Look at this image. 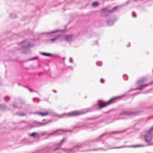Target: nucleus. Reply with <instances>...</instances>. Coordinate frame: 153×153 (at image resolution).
<instances>
[{"mask_svg": "<svg viewBox=\"0 0 153 153\" xmlns=\"http://www.w3.org/2000/svg\"><path fill=\"white\" fill-rule=\"evenodd\" d=\"M25 115L26 114L25 113H20L18 114V115L20 116H23Z\"/></svg>", "mask_w": 153, "mask_h": 153, "instance_id": "nucleus-32", "label": "nucleus"}, {"mask_svg": "<svg viewBox=\"0 0 153 153\" xmlns=\"http://www.w3.org/2000/svg\"><path fill=\"white\" fill-rule=\"evenodd\" d=\"M123 77L125 80H127L128 79V76L126 75H124Z\"/></svg>", "mask_w": 153, "mask_h": 153, "instance_id": "nucleus-29", "label": "nucleus"}, {"mask_svg": "<svg viewBox=\"0 0 153 153\" xmlns=\"http://www.w3.org/2000/svg\"><path fill=\"white\" fill-rule=\"evenodd\" d=\"M126 143V142H124V143Z\"/></svg>", "mask_w": 153, "mask_h": 153, "instance_id": "nucleus-47", "label": "nucleus"}, {"mask_svg": "<svg viewBox=\"0 0 153 153\" xmlns=\"http://www.w3.org/2000/svg\"><path fill=\"white\" fill-rule=\"evenodd\" d=\"M100 82L102 83H103L104 82V80L103 79H100Z\"/></svg>", "mask_w": 153, "mask_h": 153, "instance_id": "nucleus-37", "label": "nucleus"}, {"mask_svg": "<svg viewBox=\"0 0 153 153\" xmlns=\"http://www.w3.org/2000/svg\"><path fill=\"white\" fill-rule=\"evenodd\" d=\"M84 113L82 111H74L67 114H63L62 115V116L60 117H63L65 115L68 117L77 116L80 114H83Z\"/></svg>", "mask_w": 153, "mask_h": 153, "instance_id": "nucleus-4", "label": "nucleus"}, {"mask_svg": "<svg viewBox=\"0 0 153 153\" xmlns=\"http://www.w3.org/2000/svg\"><path fill=\"white\" fill-rule=\"evenodd\" d=\"M37 58H38V57L37 56H36V57H34V58H32V59H28V60H27V61H30V60H34L35 59H36Z\"/></svg>", "mask_w": 153, "mask_h": 153, "instance_id": "nucleus-35", "label": "nucleus"}, {"mask_svg": "<svg viewBox=\"0 0 153 153\" xmlns=\"http://www.w3.org/2000/svg\"><path fill=\"white\" fill-rule=\"evenodd\" d=\"M124 131H116V132H114L113 133L114 134H117V133H121L122 132H124Z\"/></svg>", "mask_w": 153, "mask_h": 153, "instance_id": "nucleus-36", "label": "nucleus"}, {"mask_svg": "<svg viewBox=\"0 0 153 153\" xmlns=\"http://www.w3.org/2000/svg\"><path fill=\"white\" fill-rule=\"evenodd\" d=\"M73 36L72 35H69L65 36V40L68 42H69L72 39Z\"/></svg>", "mask_w": 153, "mask_h": 153, "instance_id": "nucleus-10", "label": "nucleus"}, {"mask_svg": "<svg viewBox=\"0 0 153 153\" xmlns=\"http://www.w3.org/2000/svg\"><path fill=\"white\" fill-rule=\"evenodd\" d=\"M132 16L134 17H136V15H134V12H132Z\"/></svg>", "mask_w": 153, "mask_h": 153, "instance_id": "nucleus-39", "label": "nucleus"}, {"mask_svg": "<svg viewBox=\"0 0 153 153\" xmlns=\"http://www.w3.org/2000/svg\"><path fill=\"white\" fill-rule=\"evenodd\" d=\"M145 146L143 145H135L132 146H121L118 147H116L114 148H123L125 147H133L134 148H136V147H144Z\"/></svg>", "mask_w": 153, "mask_h": 153, "instance_id": "nucleus-7", "label": "nucleus"}, {"mask_svg": "<svg viewBox=\"0 0 153 153\" xmlns=\"http://www.w3.org/2000/svg\"><path fill=\"white\" fill-rule=\"evenodd\" d=\"M105 134H102L99 137V138H100L101 137H103L104 135Z\"/></svg>", "mask_w": 153, "mask_h": 153, "instance_id": "nucleus-40", "label": "nucleus"}, {"mask_svg": "<svg viewBox=\"0 0 153 153\" xmlns=\"http://www.w3.org/2000/svg\"><path fill=\"white\" fill-rule=\"evenodd\" d=\"M57 147L56 148L53 149V151H56L60 149L61 148V146L59 144L55 145Z\"/></svg>", "mask_w": 153, "mask_h": 153, "instance_id": "nucleus-20", "label": "nucleus"}, {"mask_svg": "<svg viewBox=\"0 0 153 153\" xmlns=\"http://www.w3.org/2000/svg\"><path fill=\"white\" fill-rule=\"evenodd\" d=\"M19 45H22V47L20 50L22 53L27 54L29 51V48L34 46V45L31 44L28 40H25L22 42Z\"/></svg>", "mask_w": 153, "mask_h": 153, "instance_id": "nucleus-1", "label": "nucleus"}, {"mask_svg": "<svg viewBox=\"0 0 153 153\" xmlns=\"http://www.w3.org/2000/svg\"><path fill=\"white\" fill-rule=\"evenodd\" d=\"M36 113L42 117L46 116L47 115L49 114V111H47L45 113H42L41 112H37Z\"/></svg>", "mask_w": 153, "mask_h": 153, "instance_id": "nucleus-12", "label": "nucleus"}, {"mask_svg": "<svg viewBox=\"0 0 153 153\" xmlns=\"http://www.w3.org/2000/svg\"><path fill=\"white\" fill-rule=\"evenodd\" d=\"M4 99L7 102L10 99V98L9 96H6L4 97Z\"/></svg>", "mask_w": 153, "mask_h": 153, "instance_id": "nucleus-26", "label": "nucleus"}, {"mask_svg": "<svg viewBox=\"0 0 153 153\" xmlns=\"http://www.w3.org/2000/svg\"><path fill=\"white\" fill-rule=\"evenodd\" d=\"M117 97H114L105 102H104L102 100L98 101V104L99 108H102L114 102V100L117 99Z\"/></svg>", "mask_w": 153, "mask_h": 153, "instance_id": "nucleus-2", "label": "nucleus"}, {"mask_svg": "<svg viewBox=\"0 0 153 153\" xmlns=\"http://www.w3.org/2000/svg\"><path fill=\"white\" fill-rule=\"evenodd\" d=\"M105 146L106 147H108V145L107 144H105Z\"/></svg>", "mask_w": 153, "mask_h": 153, "instance_id": "nucleus-45", "label": "nucleus"}, {"mask_svg": "<svg viewBox=\"0 0 153 153\" xmlns=\"http://www.w3.org/2000/svg\"><path fill=\"white\" fill-rule=\"evenodd\" d=\"M99 3L97 2H94L93 3L92 5L93 7H96L98 6Z\"/></svg>", "mask_w": 153, "mask_h": 153, "instance_id": "nucleus-25", "label": "nucleus"}, {"mask_svg": "<svg viewBox=\"0 0 153 153\" xmlns=\"http://www.w3.org/2000/svg\"><path fill=\"white\" fill-rule=\"evenodd\" d=\"M65 57H63L62 58V59L63 60H64L65 59Z\"/></svg>", "mask_w": 153, "mask_h": 153, "instance_id": "nucleus-44", "label": "nucleus"}, {"mask_svg": "<svg viewBox=\"0 0 153 153\" xmlns=\"http://www.w3.org/2000/svg\"><path fill=\"white\" fill-rule=\"evenodd\" d=\"M101 12L103 13H105L106 14H107L108 13H109L108 11L109 10H107V8H104L101 10Z\"/></svg>", "mask_w": 153, "mask_h": 153, "instance_id": "nucleus-16", "label": "nucleus"}, {"mask_svg": "<svg viewBox=\"0 0 153 153\" xmlns=\"http://www.w3.org/2000/svg\"><path fill=\"white\" fill-rule=\"evenodd\" d=\"M18 85H20V84H18Z\"/></svg>", "mask_w": 153, "mask_h": 153, "instance_id": "nucleus-50", "label": "nucleus"}, {"mask_svg": "<svg viewBox=\"0 0 153 153\" xmlns=\"http://www.w3.org/2000/svg\"><path fill=\"white\" fill-rule=\"evenodd\" d=\"M153 129V126L148 131V133L144 136L145 141L147 143L150 142L153 138V135L150 132L151 130Z\"/></svg>", "mask_w": 153, "mask_h": 153, "instance_id": "nucleus-3", "label": "nucleus"}, {"mask_svg": "<svg viewBox=\"0 0 153 153\" xmlns=\"http://www.w3.org/2000/svg\"><path fill=\"white\" fill-rule=\"evenodd\" d=\"M116 147L112 148H108V149H104L103 148H99V151H106L110 149H114V148H116Z\"/></svg>", "mask_w": 153, "mask_h": 153, "instance_id": "nucleus-23", "label": "nucleus"}, {"mask_svg": "<svg viewBox=\"0 0 153 153\" xmlns=\"http://www.w3.org/2000/svg\"><path fill=\"white\" fill-rule=\"evenodd\" d=\"M13 106L15 108H18V104L17 103L15 102L13 104Z\"/></svg>", "mask_w": 153, "mask_h": 153, "instance_id": "nucleus-30", "label": "nucleus"}, {"mask_svg": "<svg viewBox=\"0 0 153 153\" xmlns=\"http://www.w3.org/2000/svg\"><path fill=\"white\" fill-rule=\"evenodd\" d=\"M35 99H37L38 101H37V102L38 103L39 102V99L38 98H33V102H35Z\"/></svg>", "mask_w": 153, "mask_h": 153, "instance_id": "nucleus-33", "label": "nucleus"}, {"mask_svg": "<svg viewBox=\"0 0 153 153\" xmlns=\"http://www.w3.org/2000/svg\"><path fill=\"white\" fill-rule=\"evenodd\" d=\"M138 93H136V94H138Z\"/></svg>", "mask_w": 153, "mask_h": 153, "instance_id": "nucleus-49", "label": "nucleus"}, {"mask_svg": "<svg viewBox=\"0 0 153 153\" xmlns=\"http://www.w3.org/2000/svg\"><path fill=\"white\" fill-rule=\"evenodd\" d=\"M53 91L54 92H55V93H56V91L55 90H53Z\"/></svg>", "mask_w": 153, "mask_h": 153, "instance_id": "nucleus-41", "label": "nucleus"}, {"mask_svg": "<svg viewBox=\"0 0 153 153\" xmlns=\"http://www.w3.org/2000/svg\"><path fill=\"white\" fill-rule=\"evenodd\" d=\"M10 17L11 18L14 19L17 17V16L14 14H11L10 15Z\"/></svg>", "mask_w": 153, "mask_h": 153, "instance_id": "nucleus-24", "label": "nucleus"}, {"mask_svg": "<svg viewBox=\"0 0 153 153\" xmlns=\"http://www.w3.org/2000/svg\"><path fill=\"white\" fill-rule=\"evenodd\" d=\"M67 141L66 138H64L62 139V140L61 141L59 144L61 146L63 144L66 142Z\"/></svg>", "mask_w": 153, "mask_h": 153, "instance_id": "nucleus-17", "label": "nucleus"}, {"mask_svg": "<svg viewBox=\"0 0 153 153\" xmlns=\"http://www.w3.org/2000/svg\"><path fill=\"white\" fill-rule=\"evenodd\" d=\"M40 54L43 56H52L53 55L52 54L50 53H48L45 52H41Z\"/></svg>", "mask_w": 153, "mask_h": 153, "instance_id": "nucleus-14", "label": "nucleus"}, {"mask_svg": "<svg viewBox=\"0 0 153 153\" xmlns=\"http://www.w3.org/2000/svg\"><path fill=\"white\" fill-rule=\"evenodd\" d=\"M137 112H131L126 111L120 114L121 115H136L137 114Z\"/></svg>", "mask_w": 153, "mask_h": 153, "instance_id": "nucleus-8", "label": "nucleus"}, {"mask_svg": "<svg viewBox=\"0 0 153 153\" xmlns=\"http://www.w3.org/2000/svg\"><path fill=\"white\" fill-rule=\"evenodd\" d=\"M96 64L97 65L99 66H100L102 65V62L100 61H99L97 62Z\"/></svg>", "mask_w": 153, "mask_h": 153, "instance_id": "nucleus-28", "label": "nucleus"}, {"mask_svg": "<svg viewBox=\"0 0 153 153\" xmlns=\"http://www.w3.org/2000/svg\"><path fill=\"white\" fill-rule=\"evenodd\" d=\"M59 130H57V131H59Z\"/></svg>", "mask_w": 153, "mask_h": 153, "instance_id": "nucleus-48", "label": "nucleus"}, {"mask_svg": "<svg viewBox=\"0 0 153 153\" xmlns=\"http://www.w3.org/2000/svg\"><path fill=\"white\" fill-rule=\"evenodd\" d=\"M38 135V134L36 132H33L31 134L29 135V136L30 137H35L36 135Z\"/></svg>", "mask_w": 153, "mask_h": 153, "instance_id": "nucleus-22", "label": "nucleus"}, {"mask_svg": "<svg viewBox=\"0 0 153 153\" xmlns=\"http://www.w3.org/2000/svg\"><path fill=\"white\" fill-rule=\"evenodd\" d=\"M150 85V83H149V84H144V85H140L139 88H134V89H131L130 90L128 91V92H129L130 91H133V90H141L143 88L146 87V86H147Z\"/></svg>", "mask_w": 153, "mask_h": 153, "instance_id": "nucleus-6", "label": "nucleus"}, {"mask_svg": "<svg viewBox=\"0 0 153 153\" xmlns=\"http://www.w3.org/2000/svg\"><path fill=\"white\" fill-rule=\"evenodd\" d=\"M36 123L37 124L38 126H42L44 125L43 123L38 122H36Z\"/></svg>", "mask_w": 153, "mask_h": 153, "instance_id": "nucleus-27", "label": "nucleus"}, {"mask_svg": "<svg viewBox=\"0 0 153 153\" xmlns=\"http://www.w3.org/2000/svg\"><path fill=\"white\" fill-rule=\"evenodd\" d=\"M69 62L71 63H72L73 62L72 59L71 58H70L69 59Z\"/></svg>", "mask_w": 153, "mask_h": 153, "instance_id": "nucleus-38", "label": "nucleus"}, {"mask_svg": "<svg viewBox=\"0 0 153 153\" xmlns=\"http://www.w3.org/2000/svg\"><path fill=\"white\" fill-rule=\"evenodd\" d=\"M130 43H129V44H128V45H127V47H130Z\"/></svg>", "mask_w": 153, "mask_h": 153, "instance_id": "nucleus-42", "label": "nucleus"}, {"mask_svg": "<svg viewBox=\"0 0 153 153\" xmlns=\"http://www.w3.org/2000/svg\"><path fill=\"white\" fill-rule=\"evenodd\" d=\"M89 151H99V148H97V149H91Z\"/></svg>", "mask_w": 153, "mask_h": 153, "instance_id": "nucleus-31", "label": "nucleus"}, {"mask_svg": "<svg viewBox=\"0 0 153 153\" xmlns=\"http://www.w3.org/2000/svg\"><path fill=\"white\" fill-rule=\"evenodd\" d=\"M122 95V96H121L119 97H124V95Z\"/></svg>", "mask_w": 153, "mask_h": 153, "instance_id": "nucleus-43", "label": "nucleus"}, {"mask_svg": "<svg viewBox=\"0 0 153 153\" xmlns=\"http://www.w3.org/2000/svg\"><path fill=\"white\" fill-rule=\"evenodd\" d=\"M62 150L64 153H74V152L72 148L70 149H63Z\"/></svg>", "mask_w": 153, "mask_h": 153, "instance_id": "nucleus-9", "label": "nucleus"}, {"mask_svg": "<svg viewBox=\"0 0 153 153\" xmlns=\"http://www.w3.org/2000/svg\"><path fill=\"white\" fill-rule=\"evenodd\" d=\"M115 22V20H108L106 21L108 26H111L113 25Z\"/></svg>", "mask_w": 153, "mask_h": 153, "instance_id": "nucleus-13", "label": "nucleus"}, {"mask_svg": "<svg viewBox=\"0 0 153 153\" xmlns=\"http://www.w3.org/2000/svg\"><path fill=\"white\" fill-rule=\"evenodd\" d=\"M59 32H64V31L63 30H55V31H52L50 32H49L46 33V34H51V33H57Z\"/></svg>", "mask_w": 153, "mask_h": 153, "instance_id": "nucleus-15", "label": "nucleus"}, {"mask_svg": "<svg viewBox=\"0 0 153 153\" xmlns=\"http://www.w3.org/2000/svg\"><path fill=\"white\" fill-rule=\"evenodd\" d=\"M6 106L4 104H1L0 105V110H4L6 108Z\"/></svg>", "mask_w": 153, "mask_h": 153, "instance_id": "nucleus-19", "label": "nucleus"}, {"mask_svg": "<svg viewBox=\"0 0 153 153\" xmlns=\"http://www.w3.org/2000/svg\"><path fill=\"white\" fill-rule=\"evenodd\" d=\"M82 112H83V111H82ZM83 112L84 113L83 114H84V113H86V112ZM86 112H87V111H86Z\"/></svg>", "mask_w": 153, "mask_h": 153, "instance_id": "nucleus-46", "label": "nucleus"}, {"mask_svg": "<svg viewBox=\"0 0 153 153\" xmlns=\"http://www.w3.org/2000/svg\"><path fill=\"white\" fill-rule=\"evenodd\" d=\"M118 9V7L117 6H115L111 10H109V13H111L114 12V11Z\"/></svg>", "mask_w": 153, "mask_h": 153, "instance_id": "nucleus-21", "label": "nucleus"}, {"mask_svg": "<svg viewBox=\"0 0 153 153\" xmlns=\"http://www.w3.org/2000/svg\"><path fill=\"white\" fill-rule=\"evenodd\" d=\"M146 80V78L145 77H143L142 78L139 79L137 81V83L138 85H139L141 83H143Z\"/></svg>", "mask_w": 153, "mask_h": 153, "instance_id": "nucleus-11", "label": "nucleus"}, {"mask_svg": "<svg viewBox=\"0 0 153 153\" xmlns=\"http://www.w3.org/2000/svg\"><path fill=\"white\" fill-rule=\"evenodd\" d=\"M24 87L27 88L29 90V91L31 92H34V90H31V89H30L29 88H28L27 87V86H24Z\"/></svg>", "mask_w": 153, "mask_h": 153, "instance_id": "nucleus-34", "label": "nucleus"}, {"mask_svg": "<svg viewBox=\"0 0 153 153\" xmlns=\"http://www.w3.org/2000/svg\"><path fill=\"white\" fill-rule=\"evenodd\" d=\"M60 36H56L54 38H52L51 39V42H55L56 39H57L59 38L60 37Z\"/></svg>", "mask_w": 153, "mask_h": 153, "instance_id": "nucleus-18", "label": "nucleus"}, {"mask_svg": "<svg viewBox=\"0 0 153 153\" xmlns=\"http://www.w3.org/2000/svg\"><path fill=\"white\" fill-rule=\"evenodd\" d=\"M89 142V141H86L83 143H78L72 148L73 150L74 151L75 149H78L83 147L84 146L88 145Z\"/></svg>", "mask_w": 153, "mask_h": 153, "instance_id": "nucleus-5", "label": "nucleus"}]
</instances>
